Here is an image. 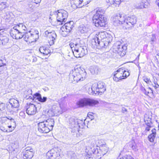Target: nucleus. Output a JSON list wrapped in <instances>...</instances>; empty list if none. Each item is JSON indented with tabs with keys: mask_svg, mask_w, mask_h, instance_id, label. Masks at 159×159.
<instances>
[{
	"mask_svg": "<svg viewBox=\"0 0 159 159\" xmlns=\"http://www.w3.org/2000/svg\"><path fill=\"white\" fill-rule=\"evenodd\" d=\"M109 39L107 38H106L105 40H98V41H96L94 43L95 45L97 46H100L101 48H105L112 41V37L111 36H108Z\"/></svg>",
	"mask_w": 159,
	"mask_h": 159,
	"instance_id": "obj_11",
	"label": "nucleus"
},
{
	"mask_svg": "<svg viewBox=\"0 0 159 159\" xmlns=\"http://www.w3.org/2000/svg\"><path fill=\"white\" fill-rule=\"evenodd\" d=\"M5 106L4 104L3 103H2L0 102V107H1L2 106Z\"/></svg>",
	"mask_w": 159,
	"mask_h": 159,
	"instance_id": "obj_59",
	"label": "nucleus"
},
{
	"mask_svg": "<svg viewBox=\"0 0 159 159\" xmlns=\"http://www.w3.org/2000/svg\"><path fill=\"white\" fill-rule=\"evenodd\" d=\"M7 109L10 112H16L18 111V108L19 106L18 101L14 99H11L8 103H7Z\"/></svg>",
	"mask_w": 159,
	"mask_h": 159,
	"instance_id": "obj_8",
	"label": "nucleus"
},
{
	"mask_svg": "<svg viewBox=\"0 0 159 159\" xmlns=\"http://www.w3.org/2000/svg\"><path fill=\"white\" fill-rule=\"evenodd\" d=\"M157 80L154 79L153 83L154 84V85H153V86L157 90H159V85L157 83Z\"/></svg>",
	"mask_w": 159,
	"mask_h": 159,
	"instance_id": "obj_40",
	"label": "nucleus"
},
{
	"mask_svg": "<svg viewBox=\"0 0 159 159\" xmlns=\"http://www.w3.org/2000/svg\"><path fill=\"white\" fill-rule=\"evenodd\" d=\"M141 91L146 95L149 96V94L152 93V90L150 88L145 89L143 86L140 88Z\"/></svg>",
	"mask_w": 159,
	"mask_h": 159,
	"instance_id": "obj_24",
	"label": "nucleus"
},
{
	"mask_svg": "<svg viewBox=\"0 0 159 159\" xmlns=\"http://www.w3.org/2000/svg\"><path fill=\"white\" fill-rule=\"evenodd\" d=\"M41 0H34L33 2L36 4L39 3L40 2Z\"/></svg>",
	"mask_w": 159,
	"mask_h": 159,
	"instance_id": "obj_54",
	"label": "nucleus"
},
{
	"mask_svg": "<svg viewBox=\"0 0 159 159\" xmlns=\"http://www.w3.org/2000/svg\"><path fill=\"white\" fill-rule=\"evenodd\" d=\"M112 21L114 25L116 26L124 24L125 17L124 16H122V15L119 14L112 17Z\"/></svg>",
	"mask_w": 159,
	"mask_h": 159,
	"instance_id": "obj_10",
	"label": "nucleus"
},
{
	"mask_svg": "<svg viewBox=\"0 0 159 159\" xmlns=\"http://www.w3.org/2000/svg\"><path fill=\"white\" fill-rule=\"evenodd\" d=\"M93 23L95 24V25L97 27H101L104 26H101V20L98 17L97 14V15H93Z\"/></svg>",
	"mask_w": 159,
	"mask_h": 159,
	"instance_id": "obj_23",
	"label": "nucleus"
},
{
	"mask_svg": "<svg viewBox=\"0 0 159 159\" xmlns=\"http://www.w3.org/2000/svg\"><path fill=\"white\" fill-rule=\"evenodd\" d=\"M139 56H140V54H139L138 55V59H139Z\"/></svg>",
	"mask_w": 159,
	"mask_h": 159,
	"instance_id": "obj_62",
	"label": "nucleus"
},
{
	"mask_svg": "<svg viewBox=\"0 0 159 159\" xmlns=\"http://www.w3.org/2000/svg\"><path fill=\"white\" fill-rule=\"evenodd\" d=\"M70 45L72 49L74 56L77 58L83 57L87 53L86 47L80 46L78 43H71Z\"/></svg>",
	"mask_w": 159,
	"mask_h": 159,
	"instance_id": "obj_4",
	"label": "nucleus"
},
{
	"mask_svg": "<svg viewBox=\"0 0 159 159\" xmlns=\"http://www.w3.org/2000/svg\"><path fill=\"white\" fill-rule=\"evenodd\" d=\"M16 29V28H15V26L10 31L11 35L13 39H15L16 35L19 33V32H20L19 31H18V30H17Z\"/></svg>",
	"mask_w": 159,
	"mask_h": 159,
	"instance_id": "obj_29",
	"label": "nucleus"
},
{
	"mask_svg": "<svg viewBox=\"0 0 159 159\" xmlns=\"http://www.w3.org/2000/svg\"><path fill=\"white\" fill-rule=\"evenodd\" d=\"M148 0H142L137 2L134 4V7L137 9H143L147 8L149 4Z\"/></svg>",
	"mask_w": 159,
	"mask_h": 159,
	"instance_id": "obj_14",
	"label": "nucleus"
},
{
	"mask_svg": "<svg viewBox=\"0 0 159 159\" xmlns=\"http://www.w3.org/2000/svg\"><path fill=\"white\" fill-rule=\"evenodd\" d=\"M143 80L147 84H150L151 83V81L149 78L146 76H144L143 77Z\"/></svg>",
	"mask_w": 159,
	"mask_h": 159,
	"instance_id": "obj_39",
	"label": "nucleus"
},
{
	"mask_svg": "<svg viewBox=\"0 0 159 159\" xmlns=\"http://www.w3.org/2000/svg\"><path fill=\"white\" fill-rule=\"evenodd\" d=\"M93 12L95 13L94 15H97V14L98 17L101 20V26H105L106 24L104 15L105 13L104 10L99 8L98 10H94Z\"/></svg>",
	"mask_w": 159,
	"mask_h": 159,
	"instance_id": "obj_13",
	"label": "nucleus"
},
{
	"mask_svg": "<svg viewBox=\"0 0 159 159\" xmlns=\"http://www.w3.org/2000/svg\"><path fill=\"white\" fill-rule=\"evenodd\" d=\"M152 116L148 114H145L144 117V121L147 126L145 127V131H149L152 124L151 121Z\"/></svg>",
	"mask_w": 159,
	"mask_h": 159,
	"instance_id": "obj_17",
	"label": "nucleus"
},
{
	"mask_svg": "<svg viewBox=\"0 0 159 159\" xmlns=\"http://www.w3.org/2000/svg\"><path fill=\"white\" fill-rule=\"evenodd\" d=\"M45 49V50L43 54L45 55H48L50 53V51L49 49L46 48Z\"/></svg>",
	"mask_w": 159,
	"mask_h": 159,
	"instance_id": "obj_49",
	"label": "nucleus"
},
{
	"mask_svg": "<svg viewBox=\"0 0 159 159\" xmlns=\"http://www.w3.org/2000/svg\"><path fill=\"white\" fill-rule=\"evenodd\" d=\"M6 2H2L0 3V10L4 9L6 7Z\"/></svg>",
	"mask_w": 159,
	"mask_h": 159,
	"instance_id": "obj_42",
	"label": "nucleus"
},
{
	"mask_svg": "<svg viewBox=\"0 0 159 159\" xmlns=\"http://www.w3.org/2000/svg\"><path fill=\"white\" fill-rule=\"evenodd\" d=\"M49 19H51V17H50Z\"/></svg>",
	"mask_w": 159,
	"mask_h": 159,
	"instance_id": "obj_63",
	"label": "nucleus"
},
{
	"mask_svg": "<svg viewBox=\"0 0 159 159\" xmlns=\"http://www.w3.org/2000/svg\"><path fill=\"white\" fill-rule=\"evenodd\" d=\"M111 36L107 34L105 31L101 32L98 33V34H96L95 37L92 40V43L98 41V40H105L106 38L109 39L108 36Z\"/></svg>",
	"mask_w": 159,
	"mask_h": 159,
	"instance_id": "obj_15",
	"label": "nucleus"
},
{
	"mask_svg": "<svg viewBox=\"0 0 159 159\" xmlns=\"http://www.w3.org/2000/svg\"><path fill=\"white\" fill-rule=\"evenodd\" d=\"M47 99V98L46 97H43V98H42L41 97L38 100L41 102H44L46 101Z\"/></svg>",
	"mask_w": 159,
	"mask_h": 159,
	"instance_id": "obj_44",
	"label": "nucleus"
},
{
	"mask_svg": "<svg viewBox=\"0 0 159 159\" xmlns=\"http://www.w3.org/2000/svg\"><path fill=\"white\" fill-rule=\"evenodd\" d=\"M2 121H0V129L4 132H9L11 131L12 130H7V125L4 123H2Z\"/></svg>",
	"mask_w": 159,
	"mask_h": 159,
	"instance_id": "obj_26",
	"label": "nucleus"
},
{
	"mask_svg": "<svg viewBox=\"0 0 159 159\" xmlns=\"http://www.w3.org/2000/svg\"><path fill=\"white\" fill-rule=\"evenodd\" d=\"M79 30L81 33H84L87 32L89 29L87 25H81L79 27Z\"/></svg>",
	"mask_w": 159,
	"mask_h": 159,
	"instance_id": "obj_27",
	"label": "nucleus"
},
{
	"mask_svg": "<svg viewBox=\"0 0 159 159\" xmlns=\"http://www.w3.org/2000/svg\"><path fill=\"white\" fill-rule=\"evenodd\" d=\"M105 83L99 81L97 84V86L96 85V92L98 93H103L106 90V88L105 86Z\"/></svg>",
	"mask_w": 159,
	"mask_h": 159,
	"instance_id": "obj_20",
	"label": "nucleus"
},
{
	"mask_svg": "<svg viewBox=\"0 0 159 159\" xmlns=\"http://www.w3.org/2000/svg\"><path fill=\"white\" fill-rule=\"evenodd\" d=\"M45 48L46 47H40L39 49V51L41 53L43 54L45 50Z\"/></svg>",
	"mask_w": 159,
	"mask_h": 159,
	"instance_id": "obj_47",
	"label": "nucleus"
},
{
	"mask_svg": "<svg viewBox=\"0 0 159 159\" xmlns=\"http://www.w3.org/2000/svg\"><path fill=\"white\" fill-rule=\"evenodd\" d=\"M99 103V102L93 99L84 98L80 99L76 102L79 107H83L86 106L93 107Z\"/></svg>",
	"mask_w": 159,
	"mask_h": 159,
	"instance_id": "obj_5",
	"label": "nucleus"
},
{
	"mask_svg": "<svg viewBox=\"0 0 159 159\" xmlns=\"http://www.w3.org/2000/svg\"><path fill=\"white\" fill-rule=\"evenodd\" d=\"M124 71L123 70L122 68L119 69L113 73V77L114 81L118 82L123 80L122 73Z\"/></svg>",
	"mask_w": 159,
	"mask_h": 159,
	"instance_id": "obj_16",
	"label": "nucleus"
},
{
	"mask_svg": "<svg viewBox=\"0 0 159 159\" xmlns=\"http://www.w3.org/2000/svg\"><path fill=\"white\" fill-rule=\"evenodd\" d=\"M37 61V59L36 58H34L33 59V62H35L36 61Z\"/></svg>",
	"mask_w": 159,
	"mask_h": 159,
	"instance_id": "obj_60",
	"label": "nucleus"
},
{
	"mask_svg": "<svg viewBox=\"0 0 159 159\" xmlns=\"http://www.w3.org/2000/svg\"><path fill=\"white\" fill-rule=\"evenodd\" d=\"M107 2L109 3L111 5H114V0H107Z\"/></svg>",
	"mask_w": 159,
	"mask_h": 159,
	"instance_id": "obj_50",
	"label": "nucleus"
},
{
	"mask_svg": "<svg viewBox=\"0 0 159 159\" xmlns=\"http://www.w3.org/2000/svg\"><path fill=\"white\" fill-rule=\"evenodd\" d=\"M54 125L53 119H49L39 122L38 124V131L42 133H47L52 129Z\"/></svg>",
	"mask_w": 159,
	"mask_h": 159,
	"instance_id": "obj_2",
	"label": "nucleus"
},
{
	"mask_svg": "<svg viewBox=\"0 0 159 159\" xmlns=\"http://www.w3.org/2000/svg\"><path fill=\"white\" fill-rule=\"evenodd\" d=\"M2 41V43L3 45H7L9 44V39L6 36H3L1 39Z\"/></svg>",
	"mask_w": 159,
	"mask_h": 159,
	"instance_id": "obj_36",
	"label": "nucleus"
},
{
	"mask_svg": "<svg viewBox=\"0 0 159 159\" xmlns=\"http://www.w3.org/2000/svg\"><path fill=\"white\" fill-rule=\"evenodd\" d=\"M57 15V20L58 25H62L65 22L68 17L67 12L63 10H60L58 11V12H55Z\"/></svg>",
	"mask_w": 159,
	"mask_h": 159,
	"instance_id": "obj_7",
	"label": "nucleus"
},
{
	"mask_svg": "<svg viewBox=\"0 0 159 159\" xmlns=\"http://www.w3.org/2000/svg\"><path fill=\"white\" fill-rule=\"evenodd\" d=\"M36 108L34 104H30L27 107L26 112L28 115H34L36 113Z\"/></svg>",
	"mask_w": 159,
	"mask_h": 159,
	"instance_id": "obj_19",
	"label": "nucleus"
},
{
	"mask_svg": "<svg viewBox=\"0 0 159 159\" xmlns=\"http://www.w3.org/2000/svg\"><path fill=\"white\" fill-rule=\"evenodd\" d=\"M122 70L123 71H124L122 73L123 79H124L129 75V71L125 70L124 69H122Z\"/></svg>",
	"mask_w": 159,
	"mask_h": 159,
	"instance_id": "obj_38",
	"label": "nucleus"
},
{
	"mask_svg": "<svg viewBox=\"0 0 159 159\" xmlns=\"http://www.w3.org/2000/svg\"><path fill=\"white\" fill-rule=\"evenodd\" d=\"M130 147L133 150L135 151H136L138 150L137 147L135 144H130L129 145Z\"/></svg>",
	"mask_w": 159,
	"mask_h": 159,
	"instance_id": "obj_41",
	"label": "nucleus"
},
{
	"mask_svg": "<svg viewBox=\"0 0 159 159\" xmlns=\"http://www.w3.org/2000/svg\"><path fill=\"white\" fill-rule=\"evenodd\" d=\"M90 71L93 74H97L99 71L98 68L97 66H92L90 68Z\"/></svg>",
	"mask_w": 159,
	"mask_h": 159,
	"instance_id": "obj_34",
	"label": "nucleus"
},
{
	"mask_svg": "<svg viewBox=\"0 0 159 159\" xmlns=\"http://www.w3.org/2000/svg\"><path fill=\"white\" fill-rule=\"evenodd\" d=\"M11 126H12L11 125L7 126V128H11Z\"/></svg>",
	"mask_w": 159,
	"mask_h": 159,
	"instance_id": "obj_61",
	"label": "nucleus"
},
{
	"mask_svg": "<svg viewBox=\"0 0 159 159\" xmlns=\"http://www.w3.org/2000/svg\"><path fill=\"white\" fill-rule=\"evenodd\" d=\"M127 112V110L124 107L122 108L121 112L123 113L126 114V112Z\"/></svg>",
	"mask_w": 159,
	"mask_h": 159,
	"instance_id": "obj_51",
	"label": "nucleus"
},
{
	"mask_svg": "<svg viewBox=\"0 0 159 159\" xmlns=\"http://www.w3.org/2000/svg\"><path fill=\"white\" fill-rule=\"evenodd\" d=\"M30 149H32V148H30L28 147L26 148H25V151H27V150H28L30 151Z\"/></svg>",
	"mask_w": 159,
	"mask_h": 159,
	"instance_id": "obj_57",
	"label": "nucleus"
},
{
	"mask_svg": "<svg viewBox=\"0 0 159 159\" xmlns=\"http://www.w3.org/2000/svg\"><path fill=\"white\" fill-rule=\"evenodd\" d=\"M15 28L17 30H18V31L21 32L25 30L26 29L25 26L24 25L22 24H20L18 25H17L15 26Z\"/></svg>",
	"mask_w": 159,
	"mask_h": 159,
	"instance_id": "obj_31",
	"label": "nucleus"
},
{
	"mask_svg": "<svg viewBox=\"0 0 159 159\" xmlns=\"http://www.w3.org/2000/svg\"><path fill=\"white\" fill-rule=\"evenodd\" d=\"M34 96L37 97V98L38 100L39 98L41 97V94L39 93H38L35 94Z\"/></svg>",
	"mask_w": 159,
	"mask_h": 159,
	"instance_id": "obj_52",
	"label": "nucleus"
},
{
	"mask_svg": "<svg viewBox=\"0 0 159 159\" xmlns=\"http://www.w3.org/2000/svg\"><path fill=\"white\" fill-rule=\"evenodd\" d=\"M125 22L124 25L127 27V28H129L133 27L136 24L137 22V18L134 15H132L129 16H124Z\"/></svg>",
	"mask_w": 159,
	"mask_h": 159,
	"instance_id": "obj_9",
	"label": "nucleus"
},
{
	"mask_svg": "<svg viewBox=\"0 0 159 159\" xmlns=\"http://www.w3.org/2000/svg\"><path fill=\"white\" fill-rule=\"evenodd\" d=\"M155 61L157 63V65L158 66H159V59H158L156 57V59H155Z\"/></svg>",
	"mask_w": 159,
	"mask_h": 159,
	"instance_id": "obj_53",
	"label": "nucleus"
},
{
	"mask_svg": "<svg viewBox=\"0 0 159 159\" xmlns=\"http://www.w3.org/2000/svg\"><path fill=\"white\" fill-rule=\"evenodd\" d=\"M24 32L20 31L16 35V39H18L22 38L23 37L24 40L26 42L29 43L34 42L36 41V39L38 38V31L34 30L30 31L26 33L24 35Z\"/></svg>",
	"mask_w": 159,
	"mask_h": 159,
	"instance_id": "obj_3",
	"label": "nucleus"
},
{
	"mask_svg": "<svg viewBox=\"0 0 159 159\" xmlns=\"http://www.w3.org/2000/svg\"><path fill=\"white\" fill-rule=\"evenodd\" d=\"M34 152L33 149H30V150H27L25 151L23 154V158L24 159H31L33 157Z\"/></svg>",
	"mask_w": 159,
	"mask_h": 159,
	"instance_id": "obj_22",
	"label": "nucleus"
},
{
	"mask_svg": "<svg viewBox=\"0 0 159 159\" xmlns=\"http://www.w3.org/2000/svg\"><path fill=\"white\" fill-rule=\"evenodd\" d=\"M6 65L2 62V60H0V75L3 73V70L5 68Z\"/></svg>",
	"mask_w": 159,
	"mask_h": 159,
	"instance_id": "obj_37",
	"label": "nucleus"
},
{
	"mask_svg": "<svg viewBox=\"0 0 159 159\" xmlns=\"http://www.w3.org/2000/svg\"><path fill=\"white\" fill-rule=\"evenodd\" d=\"M122 0H114V6H116L117 5H119Z\"/></svg>",
	"mask_w": 159,
	"mask_h": 159,
	"instance_id": "obj_48",
	"label": "nucleus"
},
{
	"mask_svg": "<svg viewBox=\"0 0 159 159\" xmlns=\"http://www.w3.org/2000/svg\"><path fill=\"white\" fill-rule=\"evenodd\" d=\"M156 39V36L155 34H152V37L151 38V44L153 45L154 43V42L155 41Z\"/></svg>",
	"mask_w": 159,
	"mask_h": 159,
	"instance_id": "obj_43",
	"label": "nucleus"
},
{
	"mask_svg": "<svg viewBox=\"0 0 159 159\" xmlns=\"http://www.w3.org/2000/svg\"><path fill=\"white\" fill-rule=\"evenodd\" d=\"M4 32V30L0 28V36L3 34Z\"/></svg>",
	"mask_w": 159,
	"mask_h": 159,
	"instance_id": "obj_56",
	"label": "nucleus"
},
{
	"mask_svg": "<svg viewBox=\"0 0 159 159\" xmlns=\"http://www.w3.org/2000/svg\"><path fill=\"white\" fill-rule=\"evenodd\" d=\"M116 50L118 53L121 56L123 57L126 53L125 51L127 49V47L125 45H118Z\"/></svg>",
	"mask_w": 159,
	"mask_h": 159,
	"instance_id": "obj_18",
	"label": "nucleus"
},
{
	"mask_svg": "<svg viewBox=\"0 0 159 159\" xmlns=\"http://www.w3.org/2000/svg\"><path fill=\"white\" fill-rule=\"evenodd\" d=\"M93 151H92V152L93 153H96V151H97V152H98V150H96V149H93Z\"/></svg>",
	"mask_w": 159,
	"mask_h": 159,
	"instance_id": "obj_58",
	"label": "nucleus"
},
{
	"mask_svg": "<svg viewBox=\"0 0 159 159\" xmlns=\"http://www.w3.org/2000/svg\"><path fill=\"white\" fill-rule=\"evenodd\" d=\"M5 109V106H2L0 107V114L1 113L2 111H3Z\"/></svg>",
	"mask_w": 159,
	"mask_h": 159,
	"instance_id": "obj_55",
	"label": "nucleus"
},
{
	"mask_svg": "<svg viewBox=\"0 0 159 159\" xmlns=\"http://www.w3.org/2000/svg\"><path fill=\"white\" fill-rule=\"evenodd\" d=\"M87 73L83 68H75L70 72L69 75V80L73 82H78L79 81H83L86 78Z\"/></svg>",
	"mask_w": 159,
	"mask_h": 159,
	"instance_id": "obj_1",
	"label": "nucleus"
},
{
	"mask_svg": "<svg viewBox=\"0 0 159 159\" xmlns=\"http://www.w3.org/2000/svg\"><path fill=\"white\" fill-rule=\"evenodd\" d=\"M93 113L92 112H89L88 114V116L90 119L92 120L94 119V116L92 115Z\"/></svg>",
	"mask_w": 159,
	"mask_h": 159,
	"instance_id": "obj_45",
	"label": "nucleus"
},
{
	"mask_svg": "<svg viewBox=\"0 0 159 159\" xmlns=\"http://www.w3.org/2000/svg\"><path fill=\"white\" fill-rule=\"evenodd\" d=\"M69 123L71 127H75L76 126H78L81 127V125L83 127L84 125V122L81 120L75 119L74 117H71L69 119Z\"/></svg>",
	"mask_w": 159,
	"mask_h": 159,
	"instance_id": "obj_12",
	"label": "nucleus"
},
{
	"mask_svg": "<svg viewBox=\"0 0 159 159\" xmlns=\"http://www.w3.org/2000/svg\"><path fill=\"white\" fill-rule=\"evenodd\" d=\"M31 18L32 19V20L35 21L36 20L37 18V16L35 13L32 14L31 15Z\"/></svg>",
	"mask_w": 159,
	"mask_h": 159,
	"instance_id": "obj_46",
	"label": "nucleus"
},
{
	"mask_svg": "<svg viewBox=\"0 0 159 159\" xmlns=\"http://www.w3.org/2000/svg\"><path fill=\"white\" fill-rule=\"evenodd\" d=\"M96 86H95V85L92 86V87L89 88L88 90L89 93L91 95H93L94 94H96L98 93L96 92Z\"/></svg>",
	"mask_w": 159,
	"mask_h": 159,
	"instance_id": "obj_33",
	"label": "nucleus"
},
{
	"mask_svg": "<svg viewBox=\"0 0 159 159\" xmlns=\"http://www.w3.org/2000/svg\"><path fill=\"white\" fill-rule=\"evenodd\" d=\"M57 152H54V150H51L50 151H48L46 154V156L48 158H51L53 157V158H56V157L57 154Z\"/></svg>",
	"mask_w": 159,
	"mask_h": 159,
	"instance_id": "obj_28",
	"label": "nucleus"
},
{
	"mask_svg": "<svg viewBox=\"0 0 159 159\" xmlns=\"http://www.w3.org/2000/svg\"><path fill=\"white\" fill-rule=\"evenodd\" d=\"M45 34H48L47 36L50 39V41L51 43L52 44H54V41L55 40L57 37V35L54 31H52L51 32L49 33L48 31H46L45 32Z\"/></svg>",
	"mask_w": 159,
	"mask_h": 159,
	"instance_id": "obj_21",
	"label": "nucleus"
},
{
	"mask_svg": "<svg viewBox=\"0 0 159 159\" xmlns=\"http://www.w3.org/2000/svg\"><path fill=\"white\" fill-rule=\"evenodd\" d=\"M74 22L70 21L67 22L60 29V33L63 37H66L74 27Z\"/></svg>",
	"mask_w": 159,
	"mask_h": 159,
	"instance_id": "obj_6",
	"label": "nucleus"
},
{
	"mask_svg": "<svg viewBox=\"0 0 159 159\" xmlns=\"http://www.w3.org/2000/svg\"><path fill=\"white\" fill-rule=\"evenodd\" d=\"M83 1V0H75L72 3L74 4L72 6L74 8L81 7L80 4Z\"/></svg>",
	"mask_w": 159,
	"mask_h": 159,
	"instance_id": "obj_30",
	"label": "nucleus"
},
{
	"mask_svg": "<svg viewBox=\"0 0 159 159\" xmlns=\"http://www.w3.org/2000/svg\"><path fill=\"white\" fill-rule=\"evenodd\" d=\"M151 131L152 133L148 135V138L150 142H153L156 135V130L155 129H153Z\"/></svg>",
	"mask_w": 159,
	"mask_h": 159,
	"instance_id": "obj_25",
	"label": "nucleus"
},
{
	"mask_svg": "<svg viewBox=\"0 0 159 159\" xmlns=\"http://www.w3.org/2000/svg\"><path fill=\"white\" fill-rule=\"evenodd\" d=\"M8 120H9L11 122V124H12V125H14L15 126L16 125V123H15V121L14 119H13L12 117L8 116L7 117H3V119L2 120V121H5L7 122V121Z\"/></svg>",
	"mask_w": 159,
	"mask_h": 159,
	"instance_id": "obj_32",
	"label": "nucleus"
},
{
	"mask_svg": "<svg viewBox=\"0 0 159 159\" xmlns=\"http://www.w3.org/2000/svg\"><path fill=\"white\" fill-rule=\"evenodd\" d=\"M55 111L52 109H50L48 111L47 114H45V115L47 116L50 117L54 116L55 114Z\"/></svg>",
	"mask_w": 159,
	"mask_h": 159,
	"instance_id": "obj_35",
	"label": "nucleus"
}]
</instances>
